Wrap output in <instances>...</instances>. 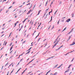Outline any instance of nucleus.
<instances>
[{
    "mask_svg": "<svg viewBox=\"0 0 75 75\" xmlns=\"http://www.w3.org/2000/svg\"><path fill=\"white\" fill-rule=\"evenodd\" d=\"M30 1V0H28L27 2V3H29Z\"/></svg>",
    "mask_w": 75,
    "mask_h": 75,
    "instance_id": "46",
    "label": "nucleus"
},
{
    "mask_svg": "<svg viewBox=\"0 0 75 75\" xmlns=\"http://www.w3.org/2000/svg\"><path fill=\"white\" fill-rule=\"evenodd\" d=\"M4 25H5V23H4L3 24V26H4Z\"/></svg>",
    "mask_w": 75,
    "mask_h": 75,
    "instance_id": "57",
    "label": "nucleus"
},
{
    "mask_svg": "<svg viewBox=\"0 0 75 75\" xmlns=\"http://www.w3.org/2000/svg\"><path fill=\"white\" fill-rule=\"evenodd\" d=\"M64 46L63 45H62V46H61V47H59L58 48V49H57V50H56V51H57V50H59V49H60L61 48H62V47H63Z\"/></svg>",
    "mask_w": 75,
    "mask_h": 75,
    "instance_id": "2",
    "label": "nucleus"
},
{
    "mask_svg": "<svg viewBox=\"0 0 75 75\" xmlns=\"http://www.w3.org/2000/svg\"><path fill=\"white\" fill-rule=\"evenodd\" d=\"M22 6H23L22 5L20 6H19V7H20V8L22 7Z\"/></svg>",
    "mask_w": 75,
    "mask_h": 75,
    "instance_id": "42",
    "label": "nucleus"
},
{
    "mask_svg": "<svg viewBox=\"0 0 75 75\" xmlns=\"http://www.w3.org/2000/svg\"><path fill=\"white\" fill-rule=\"evenodd\" d=\"M63 19H64V18H65V17H63L62 18Z\"/></svg>",
    "mask_w": 75,
    "mask_h": 75,
    "instance_id": "51",
    "label": "nucleus"
},
{
    "mask_svg": "<svg viewBox=\"0 0 75 75\" xmlns=\"http://www.w3.org/2000/svg\"><path fill=\"white\" fill-rule=\"evenodd\" d=\"M66 29H67V27L65 28L64 30H62V32L64 31H65L66 30Z\"/></svg>",
    "mask_w": 75,
    "mask_h": 75,
    "instance_id": "9",
    "label": "nucleus"
},
{
    "mask_svg": "<svg viewBox=\"0 0 75 75\" xmlns=\"http://www.w3.org/2000/svg\"><path fill=\"white\" fill-rule=\"evenodd\" d=\"M61 30V29H59L58 30V32H59V31H60Z\"/></svg>",
    "mask_w": 75,
    "mask_h": 75,
    "instance_id": "49",
    "label": "nucleus"
},
{
    "mask_svg": "<svg viewBox=\"0 0 75 75\" xmlns=\"http://www.w3.org/2000/svg\"><path fill=\"white\" fill-rule=\"evenodd\" d=\"M50 52H51L50 51H48V50H47V51H46V52H47V53H50Z\"/></svg>",
    "mask_w": 75,
    "mask_h": 75,
    "instance_id": "14",
    "label": "nucleus"
},
{
    "mask_svg": "<svg viewBox=\"0 0 75 75\" xmlns=\"http://www.w3.org/2000/svg\"><path fill=\"white\" fill-rule=\"evenodd\" d=\"M57 66H58V64L56 65H55L54 67V68H57Z\"/></svg>",
    "mask_w": 75,
    "mask_h": 75,
    "instance_id": "21",
    "label": "nucleus"
},
{
    "mask_svg": "<svg viewBox=\"0 0 75 75\" xmlns=\"http://www.w3.org/2000/svg\"><path fill=\"white\" fill-rule=\"evenodd\" d=\"M52 16H51V20L50 21H49V22H50V21H52Z\"/></svg>",
    "mask_w": 75,
    "mask_h": 75,
    "instance_id": "25",
    "label": "nucleus"
},
{
    "mask_svg": "<svg viewBox=\"0 0 75 75\" xmlns=\"http://www.w3.org/2000/svg\"><path fill=\"white\" fill-rule=\"evenodd\" d=\"M19 22V21H17L16 23V24H17V23H18Z\"/></svg>",
    "mask_w": 75,
    "mask_h": 75,
    "instance_id": "43",
    "label": "nucleus"
},
{
    "mask_svg": "<svg viewBox=\"0 0 75 75\" xmlns=\"http://www.w3.org/2000/svg\"><path fill=\"white\" fill-rule=\"evenodd\" d=\"M35 59H33L32 61H31L27 65H28V64H30V62H32V61H33Z\"/></svg>",
    "mask_w": 75,
    "mask_h": 75,
    "instance_id": "10",
    "label": "nucleus"
},
{
    "mask_svg": "<svg viewBox=\"0 0 75 75\" xmlns=\"http://www.w3.org/2000/svg\"><path fill=\"white\" fill-rule=\"evenodd\" d=\"M33 42H32V43H31V46H33Z\"/></svg>",
    "mask_w": 75,
    "mask_h": 75,
    "instance_id": "53",
    "label": "nucleus"
},
{
    "mask_svg": "<svg viewBox=\"0 0 75 75\" xmlns=\"http://www.w3.org/2000/svg\"><path fill=\"white\" fill-rule=\"evenodd\" d=\"M8 63H7L5 65V67H6V66H7V65H8Z\"/></svg>",
    "mask_w": 75,
    "mask_h": 75,
    "instance_id": "31",
    "label": "nucleus"
},
{
    "mask_svg": "<svg viewBox=\"0 0 75 75\" xmlns=\"http://www.w3.org/2000/svg\"><path fill=\"white\" fill-rule=\"evenodd\" d=\"M7 42H6V43H5V46H6V44H7Z\"/></svg>",
    "mask_w": 75,
    "mask_h": 75,
    "instance_id": "48",
    "label": "nucleus"
},
{
    "mask_svg": "<svg viewBox=\"0 0 75 75\" xmlns=\"http://www.w3.org/2000/svg\"><path fill=\"white\" fill-rule=\"evenodd\" d=\"M41 11V10H40L38 11V14L37 15V16H38V15L40 14V13Z\"/></svg>",
    "mask_w": 75,
    "mask_h": 75,
    "instance_id": "8",
    "label": "nucleus"
},
{
    "mask_svg": "<svg viewBox=\"0 0 75 75\" xmlns=\"http://www.w3.org/2000/svg\"><path fill=\"white\" fill-rule=\"evenodd\" d=\"M71 16H72V17H74V14H71Z\"/></svg>",
    "mask_w": 75,
    "mask_h": 75,
    "instance_id": "29",
    "label": "nucleus"
},
{
    "mask_svg": "<svg viewBox=\"0 0 75 75\" xmlns=\"http://www.w3.org/2000/svg\"><path fill=\"white\" fill-rule=\"evenodd\" d=\"M25 41H23V42L22 43V44H24V43H25Z\"/></svg>",
    "mask_w": 75,
    "mask_h": 75,
    "instance_id": "41",
    "label": "nucleus"
},
{
    "mask_svg": "<svg viewBox=\"0 0 75 75\" xmlns=\"http://www.w3.org/2000/svg\"><path fill=\"white\" fill-rule=\"evenodd\" d=\"M54 56H53L51 57H50L48 59H51V58H54Z\"/></svg>",
    "mask_w": 75,
    "mask_h": 75,
    "instance_id": "17",
    "label": "nucleus"
},
{
    "mask_svg": "<svg viewBox=\"0 0 75 75\" xmlns=\"http://www.w3.org/2000/svg\"><path fill=\"white\" fill-rule=\"evenodd\" d=\"M29 35H28L27 36V38H28V36Z\"/></svg>",
    "mask_w": 75,
    "mask_h": 75,
    "instance_id": "62",
    "label": "nucleus"
},
{
    "mask_svg": "<svg viewBox=\"0 0 75 75\" xmlns=\"http://www.w3.org/2000/svg\"><path fill=\"white\" fill-rule=\"evenodd\" d=\"M31 10H30L29 11H28V13H27V14H28L30 12H31Z\"/></svg>",
    "mask_w": 75,
    "mask_h": 75,
    "instance_id": "12",
    "label": "nucleus"
},
{
    "mask_svg": "<svg viewBox=\"0 0 75 75\" xmlns=\"http://www.w3.org/2000/svg\"><path fill=\"white\" fill-rule=\"evenodd\" d=\"M47 45V42H46V43L45 44L43 45L45 46H44V47H46V46Z\"/></svg>",
    "mask_w": 75,
    "mask_h": 75,
    "instance_id": "7",
    "label": "nucleus"
},
{
    "mask_svg": "<svg viewBox=\"0 0 75 75\" xmlns=\"http://www.w3.org/2000/svg\"><path fill=\"white\" fill-rule=\"evenodd\" d=\"M60 21V20H59L58 21V22H57V24H59V23Z\"/></svg>",
    "mask_w": 75,
    "mask_h": 75,
    "instance_id": "32",
    "label": "nucleus"
},
{
    "mask_svg": "<svg viewBox=\"0 0 75 75\" xmlns=\"http://www.w3.org/2000/svg\"><path fill=\"white\" fill-rule=\"evenodd\" d=\"M71 65H72V64H70L69 65V67H68V68H70V67H71Z\"/></svg>",
    "mask_w": 75,
    "mask_h": 75,
    "instance_id": "13",
    "label": "nucleus"
},
{
    "mask_svg": "<svg viewBox=\"0 0 75 75\" xmlns=\"http://www.w3.org/2000/svg\"><path fill=\"white\" fill-rule=\"evenodd\" d=\"M12 43H11L10 44V46H11V45H12Z\"/></svg>",
    "mask_w": 75,
    "mask_h": 75,
    "instance_id": "38",
    "label": "nucleus"
},
{
    "mask_svg": "<svg viewBox=\"0 0 75 75\" xmlns=\"http://www.w3.org/2000/svg\"><path fill=\"white\" fill-rule=\"evenodd\" d=\"M35 5H34V6L33 8H35Z\"/></svg>",
    "mask_w": 75,
    "mask_h": 75,
    "instance_id": "47",
    "label": "nucleus"
},
{
    "mask_svg": "<svg viewBox=\"0 0 75 75\" xmlns=\"http://www.w3.org/2000/svg\"><path fill=\"white\" fill-rule=\"evenodd\" d=\"M57 74V72H55L54 74V75H55Z\"/></svg>",
    "mask_w": 75,
    "mask_h": 75,
    "instance_id": "27",
    "label": "nucleus"
},
{
    "mask_svg": "<svg viewBox=\"0 0 75 75\" xmlns=\"http://www.w3.org/2000/svg\"><path fill=\"white\" fill-rule=\"evenodd\" d=\"M57 13V11H56L54 13V15H55V14H56Z\"/></svg>",
    "mask_w": 75,
    "mask_h": 75,
    "instance_id": "20",
    "label": "nucleus"
},
{
    "mask_svg": "<svg viewBox=\"0 0 75 75\" xmlns=\"http://www.w3.org/2000/svg\"><path fill=\"white\" fill-rule=\"evenodd\" d=\"M9 74V71H8L7 73V75H8V74Z\"/></svg>",
    "mask_w": 75,
    "mask_h": 75,
    "instance_id": "37",
    "label": "nucleus"
},
{
    "mask_svg": "<svg viewBox=\"0 0 75 75\" xmlns=\"http://www.w3.org/2000/svg\"><path fill=\"white\" fill-rule=\"evenodd\" d=\"M13 52V50H12L11 52H10V53L11 54Z\"/></svg>",
    "mask_w": 75,
    "mask_h": 75,
    "instance_id": "56",
    "label": "nucleus"
},
{
    "mask_svg": "<svg viewBox=\"0 0 75 75\" xmlns=\"http://www.w3.org/2000/svg\"><path fill=\"white\" fill-rule=\"evenodd\" d=\"M16 3L15 2H13V4H14Z\"/></svg>",
    "mask_w": 75,
    "mask_h": 75,
    "instance_id": "45",
    "label": "nucleus"
},
{
    "mask_svg": "<svg viewBox=\"0 0 75 75\" xmlns=\"http://www.w3.org/2000/svg\"><path fill=\"white\" fill-rule=\"evenodd\" d=\"M61 67V66L60 65V66H59V67H57V68H58V69L59 68H60V67Z\"/></svg>",
    "mask_w": 75,
    "mask_h": 75,
    "instance_id": "30",
    "label": "nucleus"
},
{
    "mask_svg": "<svg viewBox=\"0 0 75 75\" xmlns=\"http://www.w3.org/2000/svg\"><path fill=\"white\" fill-rule=\"evenodd\" d=\"M11 34H12V32H11L10 34L9 35V37H10V36H11Z\"/></svg>",
    "mask_w": 75,
    "mask_h": 75,
    "instance_id": "26",
    "label": "nucleus"
},
{
    "mask_svg": "<svg viewBox=\"0 0 75 75\" xmlns=\"http://www.w3.org/2000/svg\"><path fill=\"white\" fill-rule=\"evenodd\" d=\"M8 1H9V0L6 3H8Z\"/></svg>",
    "mask_w": 75,
    "mask_h": 75,
    "instance_id": "60",
    "label": "nucleus"
},
{
    "mask_svg": "<svg viewBox=\"0 0 75 75\" xmlns=\"http://www.w3.org/2000/svg\"><path fill=\"white\" fill-rule=\"evenodd\" d=\"M4 35V34H3L2 36H1V37H3V36Z\"/></svg>",
    "mask_w": 75,
    "mask_h": 75,
    "instance_id": "54",
    "label": "nucleus"
},
{
    "mask_svg": "<svg viewBox=\"0 0 75 75\" xmlns=\"http://www.w3.org/2000/svg\"><path fill=\"white\" fill-rule=\"evenodd\" d=\"M13 7V6H10L8 8V9H10V8H11V7Z\"/></svg>",
    "mask_w": 75,
    "mask_h": 75,
    "instance_id": "23",
    "label": "nucleus"
},
{
    "mask_svg": "<svg viewBox=\"0 0 75 75\" xmlns=\"http://www.w3.org/2000/svg\"><path fill=\"white\" fill-rule=\"evenodd\" d=\"M48 1H47L46 3V4L45 5V6H47V3H48Z\"/></svg>",
    "mask_w": 75,
    "mask_h": 75,
    "instance_id": "11",
    "label": "nucleus"
},
{
    "mask_svg": "<svg viewBox=\"0 0 75 75\" xmlns=\"http://www.w3.org/2000/svg\"><path fill=\"white\" fill-rule=\"evenodd\" d=\"M75 44V43L74 42H73V43H72L71 44H70V45H74Z\"/></svg>",
    "mask_w": 75,
    "mask_h": 75,
    "instance_id": "5",
    "label": "nucleus"
},
{
    "mask_svg": "<svg viewBox=\"0 0 75 75\" xmlns=\"http://www.w3.org/2000/svg\"><path fill=\"white\" fill-rule=\"evenodd\" d=\"M74 29V28H73L72 30H71L70 31V32H71L72 33V31H73L74 30L73 29Z\"/></svg>",
    "mask_w": 75,
    "mask_h": 75,
    "instance_id": "22",
    "label": "nucleus"
},
{
    "mask_svg": "<svg viewBox=\"0 0 75 75\" xmlns=\"http://www.w3.org/2000/svg\"><path fill=\"white\" fill-rule=\"evenodd\" d=\"M23 59H21V60H20V62H21V61H22Z\"/></svg>",
    "mask_w": 75,
    "mask_h": 75,
    "instance_id": "50",
    "label": "nucleus"
},
{
    "mask_svg": "<svg viewBox=\"0 0 75 75\" xmlns=\"http://www.w3.org/2000/svg\"><path fill=\"white\" fill-rule=\"evenodd\" d=\"M69 69H67V70H66L65 71V72L64 74H65V73H66V72H69Z\"/></svg>",
    "mask_w": 75,
    "mask_h": 75,
    "instance_id": "6",
    "label": "nucleus"
},
{
    "mask_svg": "<svg viewBox=\"0 0 75 75\" xmlns=\"http://www.w3.org/2000/svg\"><path fill=\"white\" fill-rule=\"evenodd\" d=\"M50 71H51V70H50L49 71H48V72H47V74H48V73H49V72H50Z\"/></svg>",
    "mask_w": 75,
    "mask_h": 75,
    "instance_id": "24",
    "label": "nucleus"
},
{
    "mask_svg": "<svg viewBox=\"0 0 75 75\" xmlns=\"http://www.w3.org/2000/svg\"><path fill=\"white\" fill-rule=\"evenodd\" d=\"M52 10L49 13H52Z\"/></svg>",
    "mask_w": 75,
    "mask_h": 75,
    "instance_id": "52",
    "label": "nucleus"
},
{
    "mask_svg": "<svg viewBox=\"0 0 75 75\" xmlns=\"http://www.w3.org/2000/svg\"><path fill=\"white\" fill-rule=\"evenodd\" d=\"M40 39H41V38H39V40H38V41H40Z\"/></svg>",
    "mask_w": 75,
    "mask_h": 75,
    "instance_id": "55",
    "label": "nucleus"
},
{
    "mask_svg": "<svg viewBox=\"0 0 75 75\" xmlns=\"http://www.w3.org/2000/svg\"><path fill=\"white\" fill-rule=\"evenodd\" d=\"M40 34V33H39V34H38V35H37V36L35 38H37V37H38V36H39V35Z\"/></svg>",
    "mask_w": 75,
    "mask_h": 75,
    "instance_id": "15",
    "label": "nucleus"
},
{
    "mask_svg": "<svg viewBox=\"0 0 75 75\" xmlns=\"http://www.w3.org/2000/svg\"><path fill=\"white\" fill-rule=\"evenodd\" d=\"M32 48V47H31L27 51H29V50H31V49Z\"/></svg>",
    "mask_w": 75,
    "mask_h": 75,
    "instance_id": "18",
    "label": "nucleus"
},
{
    "mask_svg": "<svg viewBox=\"0 0 75 75\" xmlns=\"http://www.w3.org/2000/svg\"><path fill=\"white\" fill-rule=\"evenodd\" d=\"M31 22H32V21H30V24H31Z\"/></svg>",
    "mask_w": 75,
    "mask_h": 75,
    "instance_id": "63",
    "label": "nucleus"
},
{
    "mask_svg": "<svg viewBox=\"0 0 75 75\" xmlns=\"http://www.w3.org/2000/svg\"><path fill=\"white\" fill-rule=\"evenodd\" d=\"M50 75H53L52 73H51L50 74Z\"/></svg>",
    "mask_w": 75,
    "mask_h": 75,
    "instance_id": "64",
    "label": "nucleus"
},
{
    "mask_svg": "<svg viewBox=\"0 0 75 75\" xmlns=\"http://www.w3.org/2000/svg\"><path fill=\"white\" fill-rule=\"evenodd\" d=\"M25 72V70H24L23 71V72L24 73Z\"/></svg>",
    "mask_w": 75,
    "mask_h": 75,
    "instance_id": "58",
    "label": "nucleus"
},
{
    "mask_svg": "<svg viewBox=\"0 0 75 75\" xmlns=\"http://www.w3.org/2000/svg\"><path fill=\"white\" fill-rule=\"evenodd\" d=\"M28 18H26V19H25L24 20L23 22V23H24V22L25 21H26V20H28Z\"/></svg>",
    "mask_w": 75,
    "mask_h": 75,
    "instance_id": "4",
    "label": "nucleus"
},
{
    "mask_svg": "<svg viewBox=\"0 0 75 75\" xmlns=\"http://www.w3.org/2000/svg\"><path fill=\"white\" fill-rule=\"evenodd\" d=\"M58 38H57V39L54 42V43H55L56 42V43L54 44V46L53 47V48H54V47H55L56 45H57V44L58 43V42H59V41L57 40H58Z\"/></svg>",
    "mask_w": 75,
    "mask_h": 75,
    "instance_id": "1",
    "label": "nucleus"
},
{
    "mask_svg": "<svg viewBox=\"0 0 75 75\" xmlns=\"http://www.w3.org/2000/svg\"><path fill=\"white\" fill-rule=\"evenodd\" d=\"M71 36H70L69 37L68 40H70V39L71 38Z\"/></svg>",
    "mask_w": 75,
    "mask_h": 75,
    "instance_id": "16",
    "label": "nucleus"
},
{
    "mask_svg": "<svg viewBox=\"0 0 75 75\" xmlns=\"http://www.w3.org/2000/svg\"><path fill=\"white\" fill-rule=\"evenodd\" d=\"M31 24V25H33V22H32Z\"/></svg>",
    "mask_w": 75,
    "mask_h": 75,
    "instance_id": "59",
    "label": "nucleus"
},
{
    "mask_svg": "<svg viewBox=\"0 0 75 75\" xmlns=\"http://www.w3.org/2000/svg\"><path fill=\"white\" fill-rule=\"evenodd\" d=\"M45 15H46V13H45L44 14V16H43V17H45Z\"/></svg>",
    "mask_w": 75,
    "mask_h": 75,
    "instance_id": "33",
    "label": "nucleus"
},
{
    "mask_svg": "<svg viewBox=\"0 0 75 75\" xmlns=\"http://www.w3.org/2000/svg\"><path fill=\"white\" fill-rule=\"evenodd\" d=\"M54 28V25L53 26L51 30H52V29H53V28Z\"/></svg>",
    "mask_w": 75,
    "mask_h": 75,
    "instance_id": "34",
    "label": "nucleus"
},
{
    "mask_svg": "<svg viewBox=\"0 0 75 75\" xmlns=\"http://www.w3.org/2000/svg\"><path fill=\"white\" fill-rule=\"evenodd\" d=\"M16 25H17V23H15V26L14 27H15L16 26Z\"/></svg>",
    "mask_w": 75,
    "mask_h": 75,
    "instance_id": "28",
    "label": "nucleus"
},
{
    "mask_svg": "<svg viewBox=\"0 0 75 75\" xmlns=\"http://www.w3.org/2000/svg\"><path fill=\"white\" fill-rule=\"evenodd\" d=\"M13 48V46H12L11 47L10 49V51H11L12 49Z\"/></svg>",
    "mask_w": 75,
    "mask_h": 75,
    "instance_id": "19",
    "label": "nucleus"
},
{
    "mask_svg": "<svg viewBox=\"0 0 75 75\" xmlns=\"http://www.w3.org/2000/svg\"><path fill=\"white\" fill-rule=\"evenodd\" d=\"M50 27H51V25H50L49 27V28H48V30H50Z\"/></svg>",
    "mask_w": 75,
    "mask_h": 75,
    "instance_id": "44",
    "label": "nucleus"
},
{
    "mask_svg": "<svg viewBox=\"0 0 75 75\" xmlns=\"http://www.w3.org/2000/svg\"><path fill=\"white\" fill-rule=\"evenodd\" d=\"M30 4H31V3H29V4H27L26 5V6H28V5H29Z\"/></svg>",
    "mask_w": 75,
    "mask_h": 75,
    "instance_id": "36",
    "label": "nucleus"
},
{
    "mask_svg": "<svg viewBox=\"0 0 75 75\" xmlns=\"http://www.w3.org/2000/svg\"><path fill=\"white\" fill-rule=\"evenodd\" d=\"M71 21V19L69 18V19H68V20H67L66 21V22H69V21Z\"/></svg>",
    "mask_w": 75,
    "mask_h": 75,
    "instance_id": "3",
    "label": "nucleus"
},
{
    "mask_svg": "<svg viewBox=\"0 0 75 75\" xmlns=\"http://www.w3.org/2000/svg\"><path fill=\"white\" fill-rule=\"evenodd\" d=\"M10 21H11V20H9L8 22H10Z\"/></svg>",
    "mask_w": 75,
    "mask_h": 75,
    "instance_id": "61",
    "label": "nucleus"
},
{
    "mask_svg": "<svg viewBox=\"0 0 75 75\" xmlns=\"http://www.w3.org/2000/svg\"><path fill=\"white\" fill-rule=\"evenodd\" d=\"M20 69H19V70L17 71V72L16 73V74H17V72H18V71H20Z\"/></svg>",
    "mask_w": 75,
    "mask_h": 75,
    "instance_id": "39",
    "label": "nucleus"
},
{
    "mask_svg": "<svg viewBox=\"0 0 75 75\" xmlns=\"http://www.w3.org/2000/svg\"><path fill=\"white\" fill-rule=\"evenodd\" d=\"M72 33L71 32V31H70V32H69V33H68V34H70V33Z\"/></svg>",
    "mask_w": 75,
    "mask_h": 75,
    "instance_id": "40",
    "label": "nucleus"
},
{
    "mask_svg": "<svg viewBox=\"0 0 75 75\" xmlns=\"http://www.w3.org/2000/svg\"><path fill=\"white\" fill-rule=\"evenodd\" d=\"M30 50L29 52H27L26 54H29V53H30Z\"/></svg>",
    "mask_w": 75,
    "mask_h": 75,
    "instance_id": "35",
    "label": "nucleus"
}]
</instances>
